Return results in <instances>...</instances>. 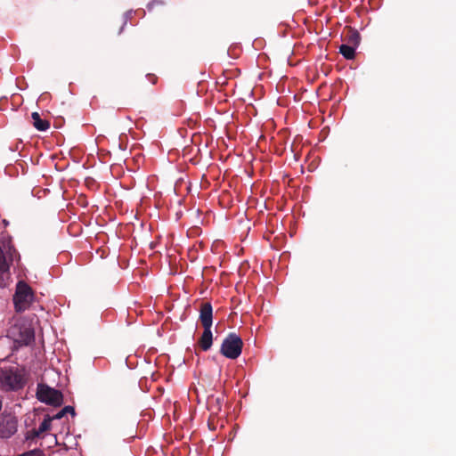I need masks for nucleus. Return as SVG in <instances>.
Returning a JSON list of instances; mask_svg holds the SVG:
<instances>
[{"label":"nucleus","instance_id":"5","mask_svg":"<svg viewBox=\"0 0 456 456\" xmlns=\"http://www.w3.org/2000/svg\"><path fill=\"white\" fill-rule=\"evenodd\" d=\"M17 431V420L10 415L0 417V437L8 438Z\"/></svg>","mask_w":456,"mask_h":456},{"label":"nucleus","instance_id":"11","mask_svg":"<svg viewBox=\"0 0 456 456\" xmlns=\"http://www.w3.org/2000/svg\"><path fill=\"white\" fill-rule=\"evenodd\" d=\"M51 421L52 419L50 418H45L39 425L38 428H37V436H39L40 434L47 431L50 429L51 428Z\"/></svg>","mask_w":456,"mask_h":456},{"label":"nucleus","instance_id":"8","mask_svg":"<svg viewBox=\"0 0 456 456\" xmlns=\"http://www.w3.org/2000/svg\"><path fill=\"white\" fill-rule=\"evenodd\" d=\"M212 331L211 328H204V331L200 337V339L199 341L200 347L202 350L207 351L212 346Z\"/></svg>","mask_w":456,"mask_h":456},{"label":"nucleus","instance_id":"1","mask_svg":"<svg viewBox=\"0 0 456 456\" xmlns=\"http://www.w3.org/2000/svg\"><path fill=\"white\" fill-rule=\"evenodd\" d=\"M35 299L32 289L24 281H19L13 296V303L17 312H23L29 308Z\"/></svg>","mask_w":456,"mask_h":456},{"label":"nucleus","instance_id":"7","mask_svg":"<svg viewBox=\"0 0 456 456\" xmlns=\"http://www.w3.org/2000/svg\"><path fill=\"white\" fill-rule=\"evenodd\" d=\"M212 317H213V309L210 303H205L201 305L200 319L203 328H211L212 327Z\"/></svg>","mask_w":456,"mask_h":456},{"label":"nucleus","instance_id":"9","mask_svg":"<svg viewBox=\"0 0 456 456\" xmlns=\"http://www.w3.org/2000/svg\"><path fill=\"white\" fill-rule=\"evenodd\" d=\"M31 118L33 119V126L38 131H45L49 128V122L47 120L42 119L37 112H33L31 114Z\"/></svg>","mask_w":456,"mask_h":456},{"label":"nucleus","instance_id":"4","mask_svg":"<svg viewBox=\"0 0 456 456\" xmlns=\"http://www.w3.org/2000/svg\"><path fill=\"white\" fill-rule=\"evenodd\" d=\"M37 396L40 402L50 405L56 406L62 403L61 392L43 384L37 386Z\"/></svg>","mask_w":456,"mask_h":456},{"label":"nucleus","instance_id":"3","mask_svg":"<svg viewBox=\"0 0 456 456\" xmlns=\"http://www.w3.org/2000/svg\"><path fill=\"white\" fill-rule=\"evenodd\" d=\"M242 340L235 333L229 334L222 343L221 353L229 359H237L242 350Z\"/></svg>","mask_w":456,"mask_h":456},{"label":"nucleus","instance_id":"10","mask_svg":"<svg viewBox=\"0 0 456 456\" xmlns=\"http://www.w3.org/2000/svg\"><path fill=\"white\" fill-rule=\"evenodd\" d=\"M339 53L347 60H352L355 54V48L347 45H342Z\"/></svg>","mask_w":456,"mask_h":456},{"label":"nucleus","instance_id":"12","mask_svg":"<svg viewBox=\"0 0 456 456\" xmlns=\"http://www.w3.org/2000/svg\"><path fill=\"white\" fill-rule=\"evenodd\" d=\"M62 412H65V413L69 412V413H71V414H73V415L75 414V412H74V409H73L72 407H70V406H66V407H64V408L62 409Z\"/></svg>","mask_w":456,"mask_h":456},{"label":"nucleus","instance_id":"13","mask_svg":"<svg viewBox=\"0 0 456 456\" xmlns=\"http://www.w3.org/2000/svg\"><path fill=\"white\" fill-rule=\"evenodd\" d=\"M64 414H66L65 412H62V410L58 412L56 415H55V419H61L64 416Z\"/></svg>","mask_w":456,"mask_h":456},{"label":"nucleus","instance_id":"2","mask_svg":"<svg viewBox=\"0 0 456 456\" xmlns=\"http://www.w3.org/2000/svg\"><path fill=\"white\" fill-rule=\"evenodd\" d=\"M23 384V377L17 369H0V388L2 390H17Z\"/></svg>","mask_w":456,"mask_h":456},{"label":"nucleus","instance_id":"6","mask_svg":"<svg viewBox=\"0 0 456 456\" xmlns=\"http://www.w3.org/2000/svg\"><path fill=\"white\" fill-rule=\"evenodd\" d=\"M20 334L16 340L19 343L28 345L35 338L34 330L28 324H21L19 328Z\"/></svg>","mask_w":456,"mask_h":456}]
</instances>
